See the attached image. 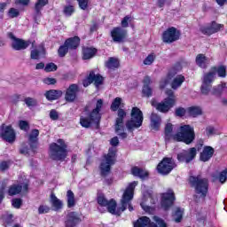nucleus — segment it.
Segmentation results:
<instances>
[{
  "instance_id": "f257e3e1",
  "label": "nucleus",
  "mask_w": 227,
  "mask_h": 227,
  "mask_svg": "<svg viewBox=\"0 0 227 227\" xmlns=\"http://www.w3.org/2000/svg\"><path fill=\"white\" fill-rule=\"evenodd\" d=\"M104 107V99L97 100L95 107L91 109V105H86L82 110V115L80 116V125L83 129H90L92 125L98 127L102 121V108Z\"/></svg>"
},
{
  "instance_id": "f03ea898",
  "label": "nucleus",
  "mask_w": 227,
  "mask_h": 227,
  "mask_svg": "<svg viewBox=\"0 0 227 227\" xmlns=\"http://www.w3.org/2000/svg\"><path fill=\"white\" fill-rule=\"evenodd\" d=\"M188 184L192 190H194L193 201L197 205L201 201H206L207 196H208V189L210 184L208 179L201 177V175L189 176Z\"/></svg>"
},
{
  "instance_id": "7ed1b4c3",
  "label": "nucleus",
  "mask_w": 227,
  "mask_h": 227,
  "mask_svg": "<svg viewBox=\"0 0 227 227\" xmlns=\"http://www.w3.org/2000/svg\"><path fill=\"white\" fill-rule=\"evenodd\" d=\"M137 181H133L129 184L126 187L121 199L120 200L121 207H116L115 209V215L120 217L127 208L129 212L134 210V207L132 206V200H134V191H136V187H137Z\"/></svg>"
},
{
  "instance_id": "20e7f679",
  "label": "nucleus",
  "mask_w": 227,
  "mask_h": 227,
  "mask_svg": "<svg viewBox=\"0 0 227 227\" xmlns=\"http://www.w3.org/2000/svg\"><path fill=\"white\" fill-rule=\"evenodd\" d=\"M49 148V157L51 160L64 162L67 157H68V145H67L63 138H59L57 143H51Z\"/></svg>"
},
{
  "instance_id": "39448f33",
  "label": "nucleus",
  "mask_w": 227,
  "mask_h": 227,
  "mask_svg": "<svg viewBox=\"0 0 227 227\" xmlns=\"http://www.w3.org/2000/svg\"><path fill=\"white\" fill-rule=\"evenodd\" d=\"M173 141L176 143H184V145H192L196 139V132L194 127L184 124L180 126L179 131L173 135Z\"/></svg>"
},
{
  "instance_id": "423d86ee",
  "label": "nucleus",
  "mask_w": 227,
  "mask_h": 227,
  "mask_svg": "<svg viewBox=\"0 0 227 227\" xmlns=\"http://www.w3.org/2000/svg\"><path fill=\"white\" fill-rule=\"evenodd\" d=\"M167 98H165L161 102L157 103L155 100L151 101V105L157 109L160 113L164 114L169 113L173 109L174 106H176V96L175 91L171 89L166 90Z\"/></svg>"
},
{
  "instance_id": "0eeeda50",
  "label": "nucleus",
  "mask_w": 227,
  "mask_h": 227,
  "mask_svg": "<svg viewBox=\"0 0 227 227\" xmlns=\"http://www.w3.org/2000/svg\"><path fill=\"white\" fill-rule=\"evenodd\" d=\"M130 116L131 118L126 121V128L129 132H134L136 129L143 127L145 116L143 115V111H141L137 106H134L131 109Z\"/></svg>"
},
{
  "instance_id": "6e6552de",
  "label": "nucleus",
  "mask_w": 227,
  "mask_h": 227,
  "mask_svg": "<svg viewBox=\"0 0 227 227\" xmlns=\"http://www.w3.org/2000/svg\"><path fill=\"white\" fill-rule=\"evenodd\" d=\"M116 149H109L108 153L104 155L106 162H101L99 165L100 176L107 177L111 175V168L116 164Z\"/></svg>"
},
{
  "instance_id": "1a4fd4ad",
  "label": "nucleus",
  "mask_w": 227,
  "mask_h": 227,
  "mask_svg": "<svg viewBox=\"0 0 227 227\" xmlns=\"http://www.w3.org/2000/svg\"><path fill=\"white\" fill-rule=\"evenodd\" d=\"M153 220L156 223L148 216H141L134 223V227H168L166 221L157 215L153 216Z\"/></svg>"
},
{
  "instance_id": "9d476101",
  "label": "nucleus",
  "mask_w": 227,
  "mask_h": 227,
  "mask_svg": "<svg viewBox=\"0 0 227 227\" xmlns=\"http://www.w3.org/2000/svg\"><path fill=\"white\" fill-rule=\"evenodd\" d=\"M176 168V162L171 157H164L156 167V169L160 175L166 176Z\"/></svg>"
},
{
  "instance_id": "9b49d317",
  "label": "nucleus",
  "mask_w": 227,
  "mask_h": 227,
  "mask_svg": "<svg viewBox=\"0 0 227 227\" xmlns=\"http://www.w3.org/2000/svg\"><path fill=\"white\" fill-rule=\"evenodd\" d=\"M0 137L5 143L13 145V142L17 140V133L12 124L6 125L2 123L0 126Z\"/></svg>"
},
{
  "instance_id": "f8f14e48",
  "label": "nucleus",
  "mask_w": 227,
  "mask_h": 227,
  "mask_svg": "<svg viewBox=\"0 0 227 227\" xmlns=\"http://www.w3.org/2000/svg\"><path fill=\"white\" fill-rule=\"evenodd\" d=\"M97 203L101 207H106V210H107V212H109V214H112V215H115L116 208L118 207V203L116 202V200L110 199L108 200L106 198V195H104V193H101L97 196Z\"/></svg>"
},
{
  "instance_id": "ddd939ff",
  "label": "nucleus",
  "mask_w": 227,
  "mask_h": 227,
  "mask_svg": "<svg viewBox=\"0 0 227 227\" xmlns=\"http://www.w3.org/2000/svg\"><path fill=\"white\" fill-rule=\"evenodd\" d=\"M180 36H182L180 30H177L175 27H170L162 33L161 38L164 43H173L178 42Z\"/></svg>"
},
{
  "instance_id": "4468645a",
  "label": "nucleus",
  "mask_w": 227,
  "mask_h": 227,
  "mask_svg": "<svg viewBox=\"0 0 227 227\" xmlns=\"http://www.w3.org/2000/svg\"><path fill=\"white\" fill-rule=\"evenodd\" d=\"M223 29H224V24L217 23L215 20L200 27V33L206 36H212V35H215V33H219Z\"/></svg>"
},
{
  "instance_id": "2eb2a0df",
  "label": "nucleus",
  "mask_w": 227,
  "mask_h": 227,
  "mask_svg": "<svg viewBox=\"0 0 227 227\" xmlns=\"http://www.w3.org/2000/svg\"><path fill=\"white\" fill-rule=\"evenodd\" d=\"M96 88L102 86L104 84V77L100 74H95V71H90V74L82 80L83 88H88L90 84H93Z\"/></svg>"
},
{
  "instance_id": "dca6fc26",
  "label": "nucleus",
  "mask_w": 227,
  "mask_h": 227,
  "mask_svg": "<svg viewBox=\"0 0 227 227\" xmlns=\"http://www.w3.org/2000/svg\"><path fill=\"white\" fill-rule=\"evenodd\" d=\"M110 36L114 43H124L127 41L129 34L123 27H114L110 32Z\"/></svg>"
},
{
  "instance_id": "f3484780",
  "label": "nucleus",
  "mask_w": 227,
  "mask_h": 227,
  "mask_svg": "<svg viewBox=\"0 0 227 227\" xmlns=\"http://www.w3.org/2000/svg\"><path fill=\"white\" fill-rule=\"evenodd\" d=\"M196 155H198L196 147H191L189 150H183L181 153H177L176 159L178 162L189 164V162H192V160L196 159Z\"/></svg>"
},
{
  "instance_id": "a211bd4d",
  "label": "nucleus",
  "mask_w": 227,
  "mask_h": 227,
  "mask_svg": "<svg viewBox=\"0 0 227 227\" xmlns=\"http://www.w3.org/2000/svg\"><path fill=\"white\" fill-rule=\"evenodd\" d=\"M8 37L12 40V49H13V51H26V49L31 45V42L29 40L26 41L16 37L12 32L8 34Z\"/></svg>"
},
{
  "instance_id": "6ab92c4d",
  "label": "nucleus",
  "mask_w": 227,
  "mask_h": 227,
  "mask_svg": "<svg viewBox=\"0 0 227 227\" xmlns=\"http://www.w3.org/2000/svg\"><path fill=\"white\" fill-rule=\"evenodd\" d=\"M176 200V197H175V192L170 191L164 193H161L160 205L163 210L168 212L173 205H175V201Z\"/></svg>"
},
{
  "instance_id": "aec40b11",
  "label": "nucleus",
  "mask_w": 227,
  "mask_h": 227,
  "mask_svg": "<svg viewBox=\"0 0 227 227\" xmlns=\"http://www.w3.org/2000/svg\"><path fill=\"white\" fill-rule=\"evenodd\" d=\"M81 91L79 84L73 83L66 90L65 100L66 102L72 103L77 98V93Z\"/></svg>"
},
{
  "instance_id": "412c9836",
  "label": "nucleus",
  "mask_w": 227,
  "mask_h": 227,
  "mask_svg": "<svg viewBox=\"0 0 227 227\" xmlns=\"http://www.w3.org/2000/svg\"><path fill=\"white\" fill-rule=\"evenodd\" d=\"M81 216L79 213L71 211L67 215V220L65 222L66 227H75L81 223Z\"/></svg>"
},
{
  "instance_id": "4be33fe9",
  "label": "nucleus",
  "mask_w": 227,
  "mask_h": 227,
  "mask_svg": "<svg viewBox=\"0 0 227 227\" xmlns=\"http://www.w3.org/2000/svg\"><path fill=\"white\" fill-rule=\"evenodd\" d=\"M127 118V112L123 108H119L117 110V117L115 119V132H120L123 130V120Z\"/></svg>"
},
{
  "instance_id": "5701e85b",
  "label": "nucleus",
  "mask_w": 227,
  "mask_h": 227,
  "mask_svg": "<svg viewBox=\"0 0 227 227\" xmlns=\"http://www.w3.org/2000/svg\"><path fill=\"white\" fill-rule=\"evenodd\" d=\"M40 136V130L34 129L31 130L30 134L28 135V143L30 146V150L32 152H36L38 148V137Z\"/></svg>"
},
{
  "instance_id": "b1692460",
  "label": "nucleus",
  "mask_w": 227,
  "mask_h": 227,
  "mask_svg": "<svg viewBox=\"0 0 227 227\" xmlns=\"http://www.w3.org/2000/svg\"><path fill=\"white\" fill-rule=\"evenodd\" d=\"M130 173L133 176H137V178H140V180H148L150 177V172L148 170L139 168L137 166H134L130 169Z\"/></svg>"
},
{
  "instance_id": "393cba45",
  "label": "nucleus",
  "mask_w": 227,
  "mask_h": 227,
  "mask_svg": "<svg viewBox=\"0 0 227 227\" xmlns=\"http://www.w3.org/2000/svg\"><path fill=\"white\" fill-rule=\"evenodd\" d=\"M214 153H215L214 147L206 145L200 154V160H201V162H208V160L214 157Z\"/></svg>"
},
{
  "instance_id": "a878e982",
  "label": "nucleus",
  "mask_w": 227,
  "mask_h": 227,
  "mask_svg": "<svg viewBox=\"0 0 227 227\" xmlns=\"http://www.w3.org/2000/svg\"><path fill=\"white\" fill-rule=\"evenodd\" d=\"M144 85L142 88V95L143 97H146L147 98H150L152 95H153V90L152 87H150V84H152V78L150 76H145L143 80Z\"/></svg>"
},
{
  "instance_id": "bb28decb",
  "label": "nucleus",
  "mask_w": 227,
  "mask_h": 227,
  "mask_svg": "<svg viewBox=\"0 0 227 227\" xmlns=\"http://www.w3.org/2000/svg\"><path fill=\"white\" fill-rule=\"evenodd\" d=\"M44 97L48 102H54V100H59L63 97V90H49L44 93Z\"/></svg>"
},
{
  "instance_id": "cd10ccee",
  "label": "nucleus",
  "mask_w": 227,
  "mask_h": 227,
  "mask_svg": "<svg viewBox=\"0 0 227 227\" xmlns=\"http://www.w3.org/2000/svg\"><path fill=\"white\" fill-rule=\"evenodd\" d=\"M47 54V50L43 44L39 45L38 49H34L30 51V59H40L41 58H45Z\"/></svg>"
},
{
  "instance_id": "c85d7f7f",
  "label": "nucleus",
  "mask_w": 227,
  "mask_h": 227,
  "mask_svg": "<svg viewBox=\"0 0 227 227\" xmlns=\"http://www.w3.org/2000/svg\"><path fill=\"white\" fill-rule=\"evenodd\" d=\"M82 59L88 60L91 59V58H95V56H97V52H98V50H97V48L86 46L82 48Z\"/></svg>"
},
{
  "instance_id": "c756f323",
  "label": "nucleus",
  "mask_w": 227,
  "mask_h": 227,
  "mask_svg": "<svg viewBox=\"0 0 227 227\" xmlns=\"http://www.w3.org/2000/svg\"><path fill=\"white\" fill-rule=\"evenodd\" d=\"M208 57L205 56L203 53H200L196 56L195 63L197 66H199L200 68H202L203 70L207 69L209 63Z\"/></svg>"
},
{
  "instance_id": "7c9ffc66",
  "label": "nucleus",
  "mask_w": 227,
  "mask_h": 227,
  "mask_svg": "<svg viewBox=\"0 0 227 227\" xmlns=\"http://www.w3.org/2000/svg\"><path fill=\"white\" fill-rule=\"evenodd\" d=\"M64 43L67 44L69 51H75L77 50L79 45H81V38L77 35H74V37H69L66 39Z\"/></svg>"
},
{
  "instance_id": "2f4dec72",
  "label": "nucleus",
  "mask_w": 227,
  "mask_h": 227,
  "mask_svg": "<svg viewBox=\"0 0 227 227\" xmlns=\"http://www.w3.org/2000/svg\"><path fill=\"white\" fill-rule=\"evenodd\" d=\"M160 123H162V119L159 114L153 113L151 114V129L153 130H159L160 129Z\"/></svg>"
},
{
  "instance_id": "473e14b6",
  "label": "nucleus",
  "mask_w": 227,
  "mask_h": 227,
  "mask_svg": "<svg viewBox=\"0 0 227 227\" xmlns=\"http://www.w3.org/2000/svg\"><path fill=\"white\" fill-rule=\"evenodd\" d=\"M50 201L51 203V206L53 208H55L56 211L61 210L63 208V201L56 196L53 192L50 195Z\"/></svg>"
},
{
  "instance_id": "72a5a7b5",
  "label": "nucleus",
  "mask_w": 227,
  "mask_h": 227,
  "mask_svg": "<svg viewBox=\"0 0 227 227\" xmlns=\"http://www.w3.org/2000/svg\"><path fill=\"white\" fill-rule=\"evenodd\" d=\"M105 66L109 70H116V68H120V60L114 57H110L108 60L105 62Z\"/></svg>"
},
{
  "instance_id": "f704fd0d",
  "label": "nucleus",
  "mask_w": 227,
  "mask_h": 227,
  "mask_svg": "<svg viewBox=\"0 0 227 227\" xmlns=\"http://www.w3.org/2000/svg\"><path fill=\"white\" fill-rule=\"evenodd\" d=\"M175 75H176V72L168 71L166 78L162 79L160 82V90H164L166 88V86H168V84H169V82L173 81V79L175 78Z\"/></svg>"
},
{
  "instance_id": "c9c22d12",
  "label": "nucleus",
  "mask_w": 227,
  "mask_h": 227,
  "mask_svg": "<svg viewBox=\"0 0 227 227\" xmlns=\"http://www.w3.org/2000/svg\"><path fill=\"white\" fill-rule=\"evenodd\" d=\"M184 82H185V76H184L183 74H179L173 79L170 86L172 90H178V88H180V86H182Z\"/></svg>"
},
{
  "instance_id": "e433bc0d",
  "label": "nucleus",
  "mask_w": 227,
  "mask_h": 227,
  "mask_svg": "<svg viewBox=\"0 0 227 227\" xmlns=\"http://www.w3.org/2000/svg\"><path fill=\"white\" fill-rule=\"evenodd\" d=\"M67 208H74L75 207L77 201L75 200V194L72 190H68L67 192Z\"/></svg>"
},
{
  "instance_id": "4c0bfd02",
  "label": "nucleus",
  "mask_w": 227,
  "mask_h": 227,
  "mask_svg": "<svg viewBox=\"0 0 227 227\" xmlns=\"http://www.w3.org/2000/svg\"><path fill=\"white\" fill-rule=\"evenodd\" d=\"M49 4V0H37L35 4V12L36 17H40L42 15V11L43 10L44 6Z\"/></svg>"
},
{
  "instance_id": "58836bf2",
  "label": "nucleus",
  "mask_w": 227,
  "mask_h": 227,
  "mask_svg": "<svg viewBox=\"0 0 227 227\" xmlns=\"http://www.w3.org/2000/svg\"><path fill=\"white\" fill-rule=\"evenodd\" d=\"M187 113L192 118H198L203 114V110L200 106H193L187 108Z\"/></svg>"
},
{
  "instance_id": "ea45409f",
  "label": "nucleus",
  "mask_w": 227,
  "mask_h": 227,
  "mask_svg": "<svg viewBox=\"0 0 227 227\" xmlns=\"http://www.w3.org/2000/svg\"><path fill=\"white\" fill-rule=\"evenodd\" d=\"M211 70H213V72H215V74H217L218 77H221L222 79H224V77H226L227 75V72H226V66L224 65H221L218 67H212Z\"/></svg>"
},
{
  "instance_id": "a19ab883",
  "label": "nucleus",
  "mask_w": 227,
  "mask_h": 227,
  "mask_svg": "<svg viewBox=\"0 0 227 227\" xmlns=\"http://www.w3.org/2000/svg\"><path fill=\"white\" fill-rule=\"evenodd\" d=\"M22 192V185L21 184H12L9 186L7 191V194L9 196H17V194H20Z\"/></svg>"
},
{
  "instance_id": "79ce46f5",
  "label": "nucleus",
  "mask_w": 227,
  "mask_h": 227,
  "mask_svg": "<svg viewBox=\"0 0 227 227\" xmlns=\"http://www.w3.org/2000/svg\"><path fill=\"white\" fill-rule=\"evenodd\" d=\"M224 90H226V83L218 84L213 88L212 95H215V97H221Z\"/></svg>"
},
{
  "instance_id": "37998d69",
  "label": "nucleus",
  "mask_w": 227,
  "mask_h": 227,
  "mask_svg": "<svg viewBox=\"0 0 227 227\" xmlns=\"http://www.w3.org/2000/svg\"><path fill=\"white\" fill-rule=\"evenodd\" d=\"M175 223H182L184 219V209L181 207H176V210L172 213Z\"/></svg>"
},
{
  "instance_id": "c03bdc74",
  "label": "nucleus",
  "mask_w": 227,
  "mask_h": 227,
  "mask_svg": "<svg viewBox=\"0 0 227 227\" xmlns=\"http://www.w3.org/2000/svg\"><path fill=\"white\" fill-rule=\"evenodd\" d=\"M165 140L169 141L171 138L173 139V124L167 123L164 129Z\"/></svg>"
},
{
  "instance_id": "a18cd8bd",
  "label": "nucleus",
  "mask_w": 227,
  "mask_h": 227,
  "mask_svg": "<svg viewBox=\"0 0 227 227\" xmlns=\"http://www.w3.org/2000/svg\"><path fill=\"white\" fill-rule=\"evenodd\" d=\"M62 12L66 17H72L75 13V6L65 5Z\"/></svg>"
},
{
  "instance_id": "49530a36",
  "label": "nucleus",
  "mask_w": 227,
  "mask_h": 227,
  "mask_svg": "<svg viewBox=\"0 0 227 227\" xmlns=\"http://www.w3.org/2000/svg\"><path fill=\"white\" fill-rule=\"evenodd\" d=\"M121 106V98H115L114 101L111 104L110 109L114 113H116L120 109V106Z\"/></svg>"
},
{
  "instance_id": "de8ad7c7",
  "label": "nucleus",
  "mask_w": 227,
  "mask_h": 227,
  "mask_svg": "<svg viewBox=\"0 0 227 227\" xmlns=\"http://www.w3.org/2000/svg\"><path fill=\"white\" fill-rule=\"evenodd\" d=\"M68 51H70V49L68 48L67 43H64V44L60 45L58 50L59 58H65L67 54H68Z\"/></svg>"
},
{
  "instance_id": "09e8293b",
  "label": "nucleus",
  "mask_w": 227,
  "mask_h": 227,
  "mask_svg": "<svg viewBox=\"0 0 227 227\" xmlns=\"http://www.w3.org/2000/svg\"><path fill=\"white\" fill-rule=\"evenodd\" d=\"M23 102H25L27 107H36L38 106V100L31 97L25 98Z\"/></svg>"
},
{
  "instance_id": "8fccbe9b",
  "label": "nucleus",
  "mask_w": 227,
  "mask_h": 227,
  "mask_svg": "<svg viewBox=\"0 0 227 227\" xmlns=\"http://www.w3.org/2000/svg\"><path fill=\"white\" fill-rule=\"evenodd\" d=\"M214 77H215V72L211 70L204 75L203 82H206L207 84H212V82H214Z\"/></svg>"
},
{
  "instance_id": "3c124183",
  "label": "nucleus",
  "mask_w": 227,
  "mask_h": 227,
  "mask_svg": "<svg viewBox=\"0 0 227 227\" xmlns=\"http://www.w3.org/2000/svg\"><path fill=\"white\" fill-rule=\"evenodd\" d=\"M157 56L154 52L150 53L143 61L144 65L150 66L153 64Z\"/></svg>"
},
{
  "instance_id": "603ef678",
  "label": "nucleus",
  "mask_w": 227,
  "mask_h": 227,
  "mask_svg": "<svg viewBox=\"0 0 227 227\" xmlns=\"http://www.w3.org/2000/svg\"><path fill=\"white\" fill-rule=\"evenodd\" d=\"M210 90H212V84L202 82V85L200 87L202 95H208V93H210Z\"/></svg>"
},
{
  "instance_id": "864d4df0",
  "label": "nucleus",
  "mask_w": 227,
  "mask_h": 227,
  "mask_svg": "<svg viewBox=\"0 0 227 227\" xmlns=\"http://www.w3.org/2000/svg\"><path fill=\"white\" fill-rule=\"evenodd\" d=\"M185 113H187V110L182 106H179L175 110V116H177L178 118H184V116H185Z\"/></svg>"
},
{
  "instance_id": "5fc2aeb1",
  "label": "nucleus",
  "mask_w": 227,
  "mask_h": 227,
  "mask_svg": "<svg viewBox=\"0 0 227 227\" xmlns=\"http://www.w3.org/2000/svg\"><path fill=\"white\" fill-rule=\"evenodd\" d=\"M51 212V207L47 205H40L38 207V214L43 215V214H49Z\"/></svg>"
},
{
  "instance_id": "6e6d98bb",
  "label": "nucleus",
  "mask_w": 227,
  "mask_h": 227,
  "mask_svg": "<svg viewBox=\"0 0 227 227\" xmlns=\"http://www.w3.org/2000/svg\"><path fill=\"white\" fill-rule=\"evenodd\" d=\"M56 70H58V66L52 62L46 64L44 67V71L46 72H56Z\"/></svg>"
},
{
  "instance_id": "4d7b16f0",
  "label": "nucleus",
  "mask_w": 227,
  "mask_h": 227,
  "mask_svg": "<svg viewBox=\"0 0 227 227\" xmlns=\"http://www.w3.org/2000/svg\"><path fill=\"white\" fill-rule=\"evenodd\" d=\"M220 184H224L227 180V168L221 171L218 175Z\"/></svg>"
},
{
  "instance_id": "13d9d810",
  "label": "nucleus",
  "mask_w": 227,
  "mask_h": 227,
  "mask_svg": "<svg viewBox=\"0 0 227 227\" xmlns=\"http://www.w3.org/2000/svg\"><path fill=\"white\" fill-rule=\"evenodd\" d=\"M80 10H88L90 0H76Z\"/></svg>"
},
{
  "instance_id": "bf43d9fd",
  "label": "nucleus",
  "mask_w": 227,
  "mask_h": 227,
  "mask_svg": "<svg viewBox=\"0 0 227 227\" xmlns=\"http://www.w3.org/2000/svg\"><path fill=\"white\" fill-rule=\"evenodd\" d=\"M12 205L14 208H20L22 207V199L16 198L12 200Z\"/></svg>"
},
{
  "instance_id": "052dcab7",
  "label": "nucleus",
  "mask_w": 227,
  "mask_h": 227,
  "mask_svg": "<svg viewBox=\"0 0 227 227\" xmlns=\"http://www.w3.org/2000/svg\"><path fill=\"white\" fill-rule=\"evenodd\" d=\"M7 169H10V161L3 160L0 162V171L4 173V171H7Z\"/></svg>"
},
{
  "instance_id": "680f3d73",
  "label": "nucleus",
  "mask_w": 227,
  "mask_h": 227,
  "mask_svg": "<svg viewBox=\"0 0 227 227\" xmlns=\"http://www.w3.org/2000/svg\"><path fill=\"white\" fill-rule=\"evenodd\" d=\"M50 118L53 121L59 120V114L58 113V111H56V109H51L50 111Z\"/></svg>"
},
{
  "instance_id": "e2e57ef3",
  "label": "nucleus",
  "mask_w": 227,
  "mask_h": 227,
  "mask_svg": "<svg viewBox=\"0 0 227 227\" xmlns=\"http://www.w3.org/2000/svg\"><path fill=\"white\" fill-rule=\"evenodd\" d=\"M43 82L44 84H47L48 86H51L56 84V82H58V80H56V78L46 77L43 80Z\"/></svg>"
},
{
  "instance_id": "0e129e2a",
  "label": "nucleus",
  "mask_w": 227,
  "mask_h": 227,
  "mask_svg": "<svg viewBox=\"0 0 227 227\" xmlns=\"http://www.w3.org/2000/svg\"><path fill=\"white\" fill-rule=\"evenodd\" d=\"M9 14L11 19H15V17H19V15H20V12L15 8H11L9 10Z\"/></svg>"
},
{
  "instance_id": "69168bd1",
  "label": "nucleus",
  "mask_w": 227,
  "mask_h": 227,
  "mask_svg": "<svg viewBox=\"0 0 227 227\" xmlns=\"http://www.w3.org/2000/svg\"><path fill=\"white\" fill-rule=\"evenodd\" d=\"M141 205V207H142V208H143V210L145 211V212H146L147 214H153V212H155V208H153V207H150V206H146V205H145V204H140Z\"/></svg>"
},
{
  "instance_id": "338daca9",
  "label": "nucleus",
  "mask_w": 227,
  "mask_h": 227,
  "mask_svg": "<svg viewBox=\"0 0 227 227\" xmlns=\"http://www.w3.org/2000/svg\"><path fill=\"white\" fill-rule=\"evenodd\" d=\"M4 223H5V224H7V226H11V224H13V215H12V214L7 215L4 217Z\"/></svg>"
},
{
  "instance_id": "774afa93",
  "label": "nucleus",
  "mask_w": 227,
  "mask_h": 227,
  "mask_svg": "<svg viewBox=\"0 0 227 227\" xmlns=\"http://www.w3.org/2000/svg\"><path fill=\"white\" fill-rule=\"evenodd\" d=\"M20 130H27L29 129V122L27 121H20Z\"/></svg>"
}]
</instances>
